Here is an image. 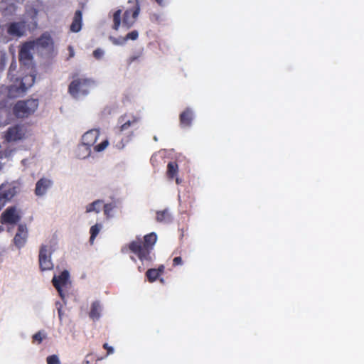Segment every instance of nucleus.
<instances>
[{
	"label": "nucleus",
	"mask_w": 364,
	"mask_h": 364,
	"mask_svg": "<svg viewBox=\"0 0 364 364\" xmlns=\"http://www.w3.org/2000/svg\"><path fill=\"white\" fill-rule=\"evenodd\" d=\"M157 241L155 232H151L144 236L143 239L136 237L128 245L121 249L124 254L131 252L135 255L141 262H151L153 261L152 250Z\"/></svg>",
	"instance_id": "1"
},
{
	"label": "nucleus",
	"mask_w": 364,
	"mask_h": 364,
	"mask_svg": "<svg viewBox=\"0 0 364 364\" xmlns=\"http://www.w3.org/2000/svg\"><path fill=\"white\" fill-rule=\"evenodd\" d=\"M73 80L68 86V92L74 98L87 95L95 84L94 80L87 77H77L73 76Z\"/></svg>",
	"instance_id": "2"
},
{
	"label": "nucleus",
	"mask_w": 364,
	"mask_h": 364,
	"mask_svg": "<svg viewBox=\"0 0 364 364\" xmlns=\"http://www.w3.org/2000/svg\"><path fill=\"white\" fill-rule=\"evenodd\" d=\"M100 136V131L94 129L85 132L82 136V142L77 149V156L79 159H85L90 155V147L97 141Z\"/></svg>",
	"instance_id": "3"
},
{
	"label": "nucleus",
	"mask_w": 364,
	"mask_h": 364,
	"mask_svg": "<svg viewBox=\"0 0 364 364\" xmlns=\"http://www.w3.org/2000/svg\"><path fill=\"white\" fill-rule=\"evenodd\" d=\"M38 107V100H19L13 107V114L19 119L27 118L34 114Z\"/></svg>",
	"instance_id": "4"
},
{
	"label": "nucleus",
	"mask_w": 364,
	"mask_h": 364,
	"mask_svg": "<svg viewBox=\"0 0 364 364\" xmlns=\"http://www.w3.org/2000/svg\"><path fill=\"white\" fill-rule=\"evenodd\" d=\"M27 129L21 124H14L9 127L4 133V139L9 143L22 141L26 139Z\"/></svg>",
	"instance_id": "5"
},
{
	"label": "nucleus",
	"mask_w": 364,
	"mask_h": 364,
	"mask_svg": "<svg viewBox=\"0 0 364 364\" xmlns=\"http://www.w3.org/2000/svg\"><path fill=\"white\" fill-rule=\"evenodd\" d=\"M20 191V185L16 181L5 182L0 186V203L3 206Z\"/></svg>",
	"instance_id": "6"
},
{
	"label": "nucleus",
	"mask_w": 364,
	"mask_h": 364,
	"mask_svg": "<svg viewBox=\"0 0 364 364\" xmlns=\"http://www.w3.org/2000/svg\"><path fill=\"white\" fill-rule=\"evenodd\" d=\"M21 215L16 206L8 207L1 215V224L14 225L20 221Z\"/></svg>",
	"instance_id": "7"
},
{
	"label": "nucleus",
	"mask_w": 364,
	"mask_h": 364,
	"mask_svg": "<svg viewBox=\"0 0 364 364\" xmlns=\"http://www.w3.org/2000/svg\"><path fill=\"white\" fill-rule=\"evenodd\" d=\"M38 262L40 269L43 271L51 270L53 264L51 260V252L48 250L46 245H42L39 250Z\"/></svg>",
	"instance_id": "8"
},
{
	"label": "nucleus",
	"mask_w": 364,
	"mask_h": 364,
	"mask_svg": "<svg viewBox=\"0 0 364 364\" xmlns=\"http://www.w3.org/2000/svg\"><path fill=\"white\" fill-rule=\"evenodd\" d=\"M140 6L138 1L134 4L133 7L127 9L123 16L122 24L127 28L132 26L139 14Z\"/></svg>",
	"instance_id": "9"
},
{
	"label": "nucleus",
	"mask_w": 364,
	"mask_h": 364,
	"mask_svg": "<svg viewBox=\"0 0 364 364\" xmlns=\"http://www.w3.org/2000/svg\"><path fill=\"white\" fill-rule=\"evenodd\" d=\"M28 236V228L26 224H19L17 232L14 237L13 242L14 245L21 249L25 246Z\"/></svg>",
	"instance_id": "10"
},
{
	"label": "nucleus",
	"mask_w": 364,
	"mask_h": 364,
	"mask_svg": "<svg viewBox=\"0 0 364 364\" xmlns=\"http://www.w3.org/2000/svg\"><path fill=\"white\" fill-rule=\"evenodd\" d=\"M119 132H122L129 128H134L139 122V118L134 115L124 114L119 118Z\"/></svg>",
	"instance_id": "11"
},
{
	"label": "nucleus",
	"mask_w": 364,
	"mask_h": 364,
	"mask_svg": "<svg viewBox=\"0 0 364 364\" xmlns=\"http://www.w3.org/2000/svg\"><path fill=\"white\" fill-rule=\"evenodd\" d=\"M34 41H28L24 43L19 50V60L23 63L24 64H26L27 63L31 61L33 58L31 51L34 50Z\"/></svg>",
	"instance_id": "12"
},
{
	"label": "nucleus",
	"mask_w": 364,
	"mask_h": 364,
	"mask_svg": "<svg viewBox=\"0 0 364 364\" xmlns=\"http://www.w3.org/2000/svg\"><path fill=\"white\" fill-rule=\"evenodd\" d=\"M69 272L67 270L63 271L60 275L54 276L52 280L54 287L57 289L61 298H63L62 287L65 286L69 279Z\"/></svg>",
	"instance_id": "13"
},
{
	"label": "nucleus",
	"mask_w": 364,
	"mask_h": 364,
	"mask_svg": "<svg viewBox=\"0 0 364 364\" xmlns=\"http://www.w3.org/2000/svg\"><path fill=\"white\" fill-rule=\"evenodd\" d=\"M25 28L24 21L12 22L7 26V33L11 36L21 37L24 34Z\"/></svg>",
	"instance_id": "14"
},
{
	"label": "nucleus",
	"mask_w": 364,
	"mask_h": 364,
	"mask_svg": "<svg viewBox=\"0 0 364 364\" xmlns=\"http://www.w3.org/2000/svg\"><path fill=\"white\" fill-rule=\"evenodd\" d=\"M53 185V181L46 178H41L36 184L35 194L37 196H43Z\"/></svg>",
	"instance_id": "15"
},
{
	"label": "nucleus",
	"mask_w": 364,
	"mask_h": 364,
	"mask_svg": "<svg viewBox=\"0 0 364 364\" xmlns=\"http://www.w3.org/2000/svg\"><path fill=\"white\" fill-rule=\"evenodd\" d=\"M193 118V112L191 109L187 108L183 112L181 113L180 124L182 127H187L191 125V122Z\"/></svg>",
	"instance_id": "16"
},
{
	"label": "nucleus",
	"mask_w": 364,
	"mask_h": 364,
	"mask_svg": "<svg viewBox=\"0 0 364 364\" xmlns=\"http://www.w3.org/2000/svg\"><path fill=\"white\" fill-rule=\"evenodd\" d=\"M165 267L163 264L160 265L157 269H149L146 272V277L149 282H155L161 274L164 272Z\"/></svg>",
	"instance_id": "17"
},
{
	"label": "nucleus",
	"mask_w": 364,
	"mask_h": 364,
	"mask_svg": "<svg viewBox=\"0 0 364 364\" xmlns=\"http://www.w3.org/2000/svg\"><path fill=\"white\" fill-rule=\"evenodd\" d=\"M102 312V305L99 301H95L92 303L90 311L89 312L90 318L95 321L100 319Z\"/></svg>",
	"instance_id": "18"
},
{
	"label": "nucleus",
	"mask_w": 364,
	"mask_h": 364,
	"mask_svg": "<svg viewBox=\"0 0 364 364\" xmlns=\"http://www.w3.org/2000/svg\"><path fill=\"white\" fill-rule=\"evenodd\" d=\"M82 14L80 10H77L75 12L74 17L73 19V22L70 25V31L72 32L77 33L80 31L82 28Z\"/></svg>",
	"instance_id": "19"
},
{
	"label": "nucleus",
	"mask_w": 364,
	"mask_h": 364,
	"mask_svg": "<svg viewBox=\"0 0 364 364\" xmlns=\"http://www.w3.org/2000/svg\"><path fill=\"white\" fill-rule=\"evenodd\" d=\"M178 172V166L176 161H170L167 165V177L170 179L174 178Z\"/></svg>",
	"instance_id": "20"
},
{
	"label": "nucleus",
	"mask_w": 364,
	"mask_h": 364,
	"mask_svg": "<svg viewBox=\"0 0 364 364\" xmlns=\"http://www.w3.org/2000/svg\"><path fill=\"white\" fill-rule=\"evenodd\" d=\"M35 42V46L41 48H47L52 43V39L49 36L42 35L40 38H37Z\"/></svg>",
	"instance_id": "21"
},
{
	"label": "nucleus",
	"mask_w": 364,
	"mask_h": 364,
	"mask_svg": "<svg viewBox=\"0 0 364 364\" xmlns=\"http://www.w3.org/2000/svg\"><path fill=\"white\" fill-rule=\"evenodd\" d=\"M156 219L159 223H169L171 221V217L167 210L157 211Z\"/></svg>",
	"instance_id": "22"
},
{
	"label": "nucleus",
	"mask_w": 364,
	"mask_h": 364,
	"mask_svg": "<svg viewBox=\"0 0 364 364\" xmlns=\"http://www.w3.org/2000/svg\"><path fill=\"white\" fill-rule=\"evenodd\" d=\"M103 203L102 200H97L91 203L86 207V213L95 212L98 213L100 212L101 206Z\"/></svg>",
	"instance_id": "23"
},
{
	"label": "nucleus",
	"mask_w": 364,
	"mask_h": 364,
	"mask_svg": "<svg viewBox=\"0 0 364 364\" xmlns=\"http://www.w3.org/2000/svg\"><path fill=\"white\" fill-rule=\"evenodd\" d=\"M35 81V77L32 75H26L22 78L21 87L23 90H27Z\"/></svg>",
	"instance_id": "24"
},
{
	"label": "nucleus",
	"mask_w": 364,
	"mask_h": 364,
	"mask_svg": "<svg viewBox=\"0 0 364 364\" xmlns=\"http://www.w3.org/2000/svg\"><path fill=\"white\" fill-rule=\"evenodd\" d=\"M121 14H122V10L121 9H118L117 10L114 14H113V26H112V28L114 29V30H118L119 29V27L120 26V23H121Z\"/></svg>",
	"instance_id": "25"
},
{
	"label": "nucleus",
	"mask_w": 364,
	"mask_h": 364,
	"mask_svg": "<svg viewBox=\"0 0 364 364\" xmlns=\"http://www.w3.org/2000/svg\"><path fill=\"white\" fill-rule=\"evenodd\" d=\"M101 229V225L99 224H95V225H92L90 228V242L91 244L93 243L95 237L99 234Z\"/></svg>",
	"instance_id": "26"
},
{
	"label": "nucleus",
	"mask_w": 364,
	"mask_h": 364,
	"mask_svg": "<svg viewBox=\"0 0 364 364\" xmlns=\"http://www.w3.org/2000/svg\"><path fill=\"white\" fill-rule=\"evenodd\" d=\"M138 36H139L138 31L136 30L132 31L129 32V33H127L125 37L121 38V43H125L128 40L135 41L137 39ZM116 43H120V42H116Z\"/></svg>",
	"instance_id": "27"
},
{
	"label": "nucleus",
	"mask_w": 364,
	"mask_h": 364,
	"mask_svg": "<svg viewBox=\"0 0 364 364\" xmlns=\"http://www.w3.org/2000/svg\"><path fill=\"white\" fill-rule=\"evenodd\" d=\"M117 141H114V146L118 149H122L125 146L126 143L128 142L129 139H127L126 142H124V139L122 137L121 132H119L117 134Z\"/></svg>",
	"instance_id": "28"
},
{
	"label": "nucleus",
	"mask_w": 364,
	"mask_h": 364,
	"mask_svg": "<svg viewBox=\"0 0 364 364\" xmlns=\"http://www.w3.org/2000/svg\"><path fill=\"white\" fill-rule=\"evenodd\" d=\"M45 338L46 333L42 331H38L33 336V343L37 342L38 344H40Z\"/></svg>",
	"instance_id": "29"
},
{
	"label": "nucleus",
	"mask_w": 364,
	"mask_h": 364,
	"mask_svg": "<svg viewBox=\"0 0 364 364\" xmlns=\"http://www.w3.org/2000/svg\"><path fill=\"white\" fill-rule=\"evenodd\" d=\"M108 144H109L108 140H107V139L104 140L100 144L96 145L94 147V150L97 152H100V151L105 150L107 147Z\"/></svg>",
	"instance_id": "30"
},
{
	"label": "nucleus",
	"mask_w": 364,
	"mask_h": 364,
	"mask_svg": "<svg viewBox=\"0 0 364 364\" xmlns=\"http://www.w3.org/2000/svg\"><path fill=\"white\" fill-rule=\"evenodd\" d=\"M104 213L107 217L109 218L111 216V213L113 210L114 205L112 203H107L104 205Z\"/></svg>",
	"instance_id": "31"
},
{
	"label": "nucleus",
	"mask_w": 364,
	"mask_h": 364,
	"mask_svg": "<svg viewBox=\"0 0 364 364\" xmlns=\"http://www.w3.org/2000/svg\"><path fill=\"white\" fill-rule=\"evenodd\" d=\"M48 364H59L60 360L58 357L56 355H52L47 358L46 359Z\"/></svg>",
	"instance_id": "32"
},
{
	"label": "nucleus",
	"mask_w": 364,
	"mask_h": 364,
	"mask_svg": "<svg viewBox=\"0 0 364 364\" xmlns=\"http://www.w3.org/2000/svg\"><path fill=\"white\" fill-rule=\"evenodd\" d=\"M104 55V51L101 48H97L93 51V56L97 60H100Z\"/></svg>",
	"instance_id": "33"
},
{
	"label": "nucleus",
	"mask_w": 364,
	"mask_h": 364,
	"mask_svg": "<svg viewBox=\"0 0 364 364\" xmlns=\"http://www.w3.org/2000/svg\"><path fill=\"white\" fill-rule=\"evenodd\" d=\"M183 264L182 258L181 257H176L173 259V266L176 267Z\"/></svg>",
	"instance_id": "34"
},
{
	"label": "nucleus",
	"mask_w": 364,
	"mask_h": 364,
	"mask_svg": "<svg viewBox=\"0 0 364 364\" xmlns=\"http://www.w3.org/2000/svg\"><path fill=\"white\" fill-rule=\"evenodd\" d=\"M103 348L105 350H107V355L112 354L114 352V348L112 347H111V346H109V345L107 343H104Z\"/></svg>",
	"instance_id": "35"
},
{
	"label": "nucleus",
	"mask_w": 364,
	"mask_h": 364,
	"mask_svg": "<svg viewBox=\"0 0 364 364\" xmlns=\"http://www.w3.org/2000/svg\"><path fill=\"white\" fill-rule=\"evenodd\" d=\"M159 6L164 7L165 6L168 0H154Z\"/></svg>",
	"instance_id": "36"
},
{
	"label": "nucleus",
	"mask_w": 364,
	"mask_h": 364,
	"mask_svg": "<svg viewBox=\"0 0 364 364\" xmlns=\"http://www.w3.org/2000/svg\"><path fill=\"white\" fill-rule=\"evenodd\" d=\"M122 38V37H119V38H114V37H110V40H111V41H112L114 45H123L124 43H116V42H121V38Z\"/></svg>",
	"instance_id": "37"
},
{
	"label": "nucleus",
	"mask_w": 364,
	"mask_h": 364,
	"mask_svg": "<svg viewBox=\"0 0 364 364\" xmlns=\"http://www.w3.org/2000/svg\"><path fill=\"white\" fill-rule=\"evenodd\" d=\"M137 59V57L133 56L129 59V63H132L133 61Z\"/></svg>",
	"instance_id": "38"
},
{
	"label": "nucleus",
	"mask_w": 364,
	"mask_h": 364,
	"mask_svg": "<svg viewBox=\"0 0 364 364\" xmlns=\"http://www.w3.org/2000/svg\"><path fill=\"white\" fill-rule=\"evenodd\" d=\"M62 315H63V312H62L61 309H58V316H59V318L60 320L62 319Z\"/></svg>",
	"instance_id": "39"
},
{
	"label": "nucleus",
	"mask_w": 364,
	"mask_h": 364,
	"mask_svg": "<svg viewBox=\"0 0 364 364\" xmlns=\"http://www.w3.org/2000/svg\"><path fill=\"white\" fill-rule=\"evenodd\" d=\"M85 153V151L84 149H81L80 154H84Z\"/></svg>",
	"instance_id": "40"
},
{
	"label": "nucleus",
	"mask_w": 364,
	"mask_h": 364,
	"mask_svg": "<svg viewBox=\"0 0 364 364\" xmlns=\"http://www.w3.org/2000/svg\"><path fill=\"white\" fill-rule=\"evenodd\" d=\"M3 207H4V206H3V203H0V210L2 209V208H3Z\"/></svg>",
	"instance_id": "41"
},
{
	"label": "nucleus",
	"mask_w": 364,
	"mask_h": 364,
	"mask_svg": "<svg viewBox=\"0 0 364 364\" xmlns=\"http://www.w3.org/2000/svg\"><path fill=\"white\" fill-rule=\"evenodd\" d=\"M3 230H4V229H3V228H2L1 226H0V232H1V231H3Z\"/></svg>",
	"instance_id": "42"
},
{
	"label": "nucleus",
	"mask_w": 364,
	"mask_h": 364,
	"mask_svg": "<svg viewBox=\"0 0 364 364\" xmlns=\"http://www.w3.org/2000/svg\"><path fill=\"white\" fill-rule=\"evenodd\" d=\"M160 282H161V283H164V282L163 279H160Z\"/></svg>",
	"instance_id": "43"
},
{
	"label": "nucleus",
	"mask_w": 364,
	"mask_h": 364,
	"mask_svg": "<svg viewBox=\"0 0 364 364\" xmlns=\"http://www.w3.org/2000/svg\"><path fill=\"white\" fill-rule=\"evenodd\" d=\"M131 259H132V260L135 261V259H134L133 257H131Z\"/></svg>",
	"instance_id": "44"
}]
</instances>
